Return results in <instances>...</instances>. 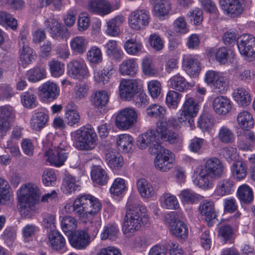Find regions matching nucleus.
Here are the masks:
<instances>
[{
    "mask_svg": "<svg viewBox=\"0 0 255 255\" xmlns=\"http://www.w3.org/2000/svg\"><path fill=\"white\" fill-rule=\"evenodd\" d=\"M165 119L162 118L156 124L155 129H149L137 137L136 145L138 148L145 149L148 147L150 154H155L163 146L160 139L171 144H180L182 139L177 134L169 130Z\"/></svg>",
    "mask_w": 255,
    "mask_h": 255,
    "instance_id": "nucleus-1",
    "label": "nucleus"
},
{
    "mask_svg": "<svg viewBox=\"0 0 255 255\" xmlns=\"http://www.w3.org/2000/svg\"><path fill=\"white\" fill-rule=\"evenodd\" d=\"M65 208L66 212H74L83 222H90L96 228L95 234H98L102 225L100 214L102 204L99 199L91 195H83L75 199L73 205L68 204Z\"/></svg>",
    "mask_w": 255,
    "mask_h": 255,
    "instance_id": "nucleus-2",
    "label": "nucleus"
},
{
    "mask_svg": "<svg viewBox=\"0 0 255 255\" xmlns=\"http://www.w3.org/2000/svg\"><path fill=\"white\" fill-rule=\"evenodd\" d=\"M127 212L124 218L123 230L127 237H130L139 231L142 226L150 223V217L145 206L138 200L130 196L127 203Z\"/></svg>",
    "mask_w": 255,
    "mask_h": 255,
    "instance_id": "nucleus-3",
    "label": "nucleus"
},
{
    "mask_svg": "<svg viewBox=\"0 0 255 255\" xmlns=\"http://www.w3.org/2000/svg\"><path fill=\"white\" fill-rule=\"evenodd\" d=\"M18 208L25 218H31L35 211V205L39 203L41 192L35 183L28 182L22 185L17 191Z\"/></svg>",
    "mask_w": 255,
    "mask_h": 255,
    "instance_id": "nucleus-4",
    "label": "nucleus"
},
{
    "mask_svg": "<svg viewBox=\"0 0 255 255\" xmlns=\"http://www.w3.org/2000/svg\"><path fill=\"white\" fill-rule=\"evenodd\" d=\"M74 146L82 151H90L97 145L98 137L92 125L87 124L71 133Z\"/></svg>",
    "mask_w": 255,
    "mask_h": 255,
    "instance_id": "nucleus-5",
    "label": "nucleus"
},
{
    "mask_svg": "<svg viewBox=\"0 0 255 255\" xmlns=\"http://www.w3.org/2000/svg\"><path fill=\"white\" fill-rule=\"evenodd\" d=\"M52 146L45 148L44 156L46 161L49 162L52 165L59 167L63 165L67 160L70 151V146L67 141L62 137H58L54 139ZM46 148V147H45Z\"/></svg>",
    "mask_w": 255,
    "mask_h": 255,
    "instance_id": "nucleus-6",
    "label": "nucleus"
},
{
    "mask_svg": "<svg viewBox=\"0 0 255 255\" xmlns=\"http://www.w3.org/2000/svg\"><path fill=\"white\" fill-rule=\"evenodd\" d=\"M154 164L155 168L161 172H166L174 166L175 157L174 154L164 147L161 148L155 153Z\"/></svg>",
    "mask_w": 255,
    "mask_h": 255,
    "instance_id": "nucleus-7",
    "label": "nucleus"
},
{
    "mask_svg": "<svg viewBox=\"0 0 255 255\" xmlns=\"http://www.w3.org/2000/svg\"><path fill=\"white\" fill-rule=\"evenodd\" d=\"M137 118V113L134 109L126 108L119 112L116 118L115 124L119 129L126 130L136 123Z\"/></svg>",
    "mask_w": 255,
    "mask_h": 255,
    "instance_id": "nucleus-8",
    "label": "nucleus"
},
{
    "mask_svg": "<svg viewBox=\"0 0 255 255\" xmlns=\"http://www.w3.org/2000/svg\"><path fill=\"white\" fill-rule=\"evenodd\" d=\"M204 81L217 93L224 94L227 90L226 79L223 74L219 71L208 70L205 74Z\"/></svg>",
    "mask_w": 255,
    "mask_h": 255,
    "instance_id": "nucleus-9",
    "label": "nucleus"
},
{
    "mask_svg": "<svg viewBox=\"0 0 255 255\" xmlns=\"http://www.w3.org/2000/svg\"><path fill=\"white\" fill-rule=\"evenodd\" d=\"M149 21V13L145 9H136L130 12L128 17L129 27L135 30L145 29Z\"/></svg>",
    "mask_w": 255,
    "mask_h": 255,
    "instance_id": "nucleus-10",
    "label": "nucleus"
},
{
    "mask_svg": "<svg viewBox=\"0 0 255 255\" xmlns=\"http://www.w3.org/2000/svg\"><path fill=\"white\" fill-rule=\"evenodd\" d=\"M27 32H21L19 41V52L20 61L23 66L30 64L34 59V51L29 46L27 39Z\"/></svg>",
    "mask_w": 255,
    "mask_h": 255,
    "instance_id": "nucleus-11",
    "label": "nucleus"
},
{
    "mask_svg": "<svg viewBox=\"0 0 255 255\" xmlns=\"http://www.w3.org/2000/svg\"><path fill=\"white\" fill-rule=\"evenodd\" d=\"M240 54L246 58L255 57V38L251 34L241 35L237 41Z\"/></svg>",
    "mask_w": 255,
    "mask_h": 255,
    "instance_id": "nucleus-12",
    "label": "nucleus"
},
{
    "mask_svg": "<svg viewBox=\"0 0 255 255\" xmlns=\"http://www.w3.org/2000/svg\"><path fill=\"white\" fill-rule=\"evenodd\" d=\"M92 237H91L87 232L84 230H78L71 234L69 238V242L71 246L76 249L83 250L88 247L94 240L97 234H95L96 228L95 227Z\"/></svg>",
    "mask_w": 255,
    "mask_h": 255,
    "instance_id": "nucleus-13",
    "label": "nucleus"
},
{
    "mask_svg": "<svg viewBox=\"0 0 255 255\" xmlns=\"http://www.w3.org/2000/svg\"><path fill=\"white\" fill-rule=\"evenodd\" d=\"M119 94L121 98L130 101L138 92V83L134 79H123L120 82Z\"/></svg>",
    "mask_w": 255,
    "mask_h": 255,
    "instance_id": "nucleus-14",
    "label": "nucleus"
},
{
    "mask_svg": "<svg viewBox=\"0 0 255 255\" xmlns=\"http://www.w3.org/2000/svg\"><path fill=\"white\" fill-rule=\"evenodd\" d=\"M69 74L73 78L79 80L86 79L90 76V73L85 62L82 59L74 60L69 65Z\"/></svg>",
    "mask_w": 255,
    "mask_h": 255,
    "instance_id": "nucleus-15",
    "label": "nucleus"
},
{
    "mask_svg": "<svg viewBox=\"0 0 255 255\" xmlns=\"http://www.w3.org/2000/svg\"><path fill=\"white\" fill-rule=\"evenodd\" d=\"M14 118L13 108L8 105L0 107V136L2 137L6 135L10 128V121Z\"/></svg>",
    "mask_w": 255,
    "mask_h": 255,
    "instance_id": "nucleus-16",
    "label": "nucleus"
},
{
    "mask_svg": "<svg viewBox=\"0 0 255 255\" xmlns=\"http://www.w3.org/2000/svg\"><path fill=\"white\" fill-rule=\"evenodd\" d=\"M48 121V111L45 108H41L32 115L30 125L33 129L40 131L47 125Z\"/></svg>",
    "mask_w": 255,
    "mask_h": 255,
    "instance_id": "nucleus-17",
    "label": "nucleus"
},
{
    "mask_svg": "<svg viewBox=\"0 0 255 255\" xmlns=\"http://www.w3.org/2000/svg\"><path fill=\"white\" fill-rule=\"evenodd\" d=\"M60 89L54 83L47 82L40 87L39 96L43 101H52L59 95Z\"/></svg>",
    "mask_w": 255,
    "mask_h": 255,
    "instance_id": "nucleus-18",
    "label": "nucleus"
},
{
    "mask_svg": "<svg viewBox=\"0 0 255 255\" xmlns=\"http://www.w3.org/2000/svg\"><path fill=\"white\" fill-rule=\"evenodd\" d=\"M88 10L101 16L109 14L114 9L110 3L106 0H91L88 4Z\"/></svg>",
    "mask_w": 255,
    "mask_h": 255,
    "instance_id": "nucleus-19",
    "label": "nucleus"
},
{
    "mask_svg": "<svg viewBox=\"0 0 255 255\" xmlns=\"http://www.w3.org/2000/svg\"><path fill=\"white\" fill-rule=\"evenodd\" d=\"M195 173L196 177L194 183L196 186L204 189H210L213 186V179H216L211 178L210 175L205 171L203 166L198 167Z\"/></svg>",
    "mask_w": 255,
    "mask_h": 255,
    "instance_id": "nucleus-20",
    "label": "nucleus"
},
{
    "mask_svg": "<svg viewBox=\"0 0 255 255\" xmlns=\"http://www.w3.org/2000/svg\"><path fill=\"white\" fill-rule=\"evenodd\" d=\"M204 170L211 176V178H219L224 173V165L221 160L217 158H211L208 159L204 166Z\"/></svg>",
    "mask_w": 255,
    "mask_h": 255,
    "instance_id": "nucleus-21",
    "label": "nucleus"
},
{
    "mask_svg": "<svg viewBox=\"0 0 255 255\" xmlns=\"http://www.w3.org/2000/svg\"><path fill=\"white\" fill-rule=\"evenodd\" d=\"M183 67L187 74L191 77L198 76L201 70L199 61L195 56L192 55L184 56Z\"/></svg>",
    "mask_w": 255,
    "mask_h": 255,
    "instance_id": "nucleus-22",
    "label": "nucleus"
},
{
    "mask_svg": "<svg viewBox=\"0 0 255 255\" xmlns=\"http://www.w3.org/2000/svg\"><path fill=\"white\" fill-rule=\"evenodd\" d=\"M214 112L219 115H226L232 110V102L226 96H219L215 98L212 103Z\"/></svg>",
    "mask_w": 255,
    "mask_h": 255,
    "instance_id": "nucleus-23",
    "label": "nucleus"
},
{
    "mask_svg": "<svg viewBox=\"0 0 255 255\" xmlns=\"http://www.w3.org/2000/svg\"><path fill=\"white\" fill-rule=\"evenodd\" d=\"M47 243L54 251L64 252L66 249L65 239L58 231H52L49 233Z\"/></svg>",
    "mask_w": 255,
    "mask_h": 255,
    "instance_id": "nucleus-24",
    "label": "nucleus"
},
{
    "mask_svg": "<svg viewBox=\"0 0 255 255\" xmlns=\"http://www.w3.org/2000/svg\"><path fill=\"white\" fill-rule=\"evenodd\" d=\"M243 0H220L222 10L227 14L238 15L243 11Z\"/></svg>",
    "mask_w": 255,
    "mask_h": 255,
    "instance_id": "nucleus-25",
    "label": "nucleus"
},
{
    "mask_svg": "<svg viewBox=\"0 0 255 255\" xmlns=\"http://www.w3.org/2000/svg\"><path fill=\"white\" fill-rule=\"evenodd\" d=\"M209 54L210 57H215L216 60L222 64H226L230 57L233 59L235 56V53L232 50L225 47L211 48L209 50Z\"/></svg>",
    "mask_w": 255,
    "mask_h": 255,
    "instance_id": "nucleus-26",
    "label": "nucleus"
},
{
    "mask_svg": "<svg viewBox=\"0 0 255 255\" xmlns=\"http://www.w3.org/2000/svg\"><path fill=\"white\" fill-rule=\"evenodd\" d=\"M235 188V182L231 178L221 179L217 183L214 194L219 196L230 195L234 191Z\"/></svg>",
    "mask_w": 255,
    "mask_h": 255,
    "instance_id": "nucleus-27",
    "label": "nucleus"
},
{
    "mask_svg": "<svg viewBox=\"0 0 255 255\" xmlns=\"http://www.w3.org/2000/svg\"><path fill=\"white\" fill-rule=\"evenodd\" d=\"M233 97L238 105L242 107L249 106L252 101L250 90L245 87L236 88L233 93Z\"/></svg>",
    "mask_w": 255,
    "mask_h": 255,
    "instance_id": "nucleus-28",
    "label": "nucleus"
},
{
    "mask_svg": "<svg viewBox=\"0 0 255 255\" xmlns=\"http://www.w3.org/2000/svg\"><path fill=\"white\" fill-rule=\"evenodd\" d=\"M125 21V17L122 15H117L110 19L107 22L105 33L112 37L119 36L121 34L120 26Z\"/></svg>",
    "mask_w": 255,
    "mask_h": 255,
    "instance_id": "nucleus-29",
    "label": "nucleus"
},
{
    "mask_svg": "<svg viewBox=\"0 0 255 255\" xmlns=\"http://www.w3.org/2000/svg\"><path fill=\"white\" fill-rule=\"evenodd\" d=\"M154 6V15L160 19H163L171 9L169 0H152Z\"/></svg>",
    "mask_w": 255,
    "mask_h": 255,
    "instance_id": "nucleus-30",
    "label": "nucleus"
},
{
    "mask_svg": "<svg viewBox=\"0 0 255 255\" xmlns=\"http://www.w3.org/2000/svg\"><path fill=\"white\" fill-rule=\"evenodd\" d=\"M138 70L137 59L129 58L124 60L119 67V72L123 76H134Z\"/></svg>",
    "mask_w": 255,
    "mask_h": 255,
    "instance_id": "nucleus-31",
    "label": "nucleus"
},
{
    "mask_svg": "<svg viewBox=\"0 0 255 255\" xmlns=\"http://www.w3.org/2000/svg\"><path fill=\"white\" fill-rule=\"evenodd\" d=\"M237 122L239 127L242 129L248 130L254 126L253 115L248 111L243 110L238 113Z\"/></svg>",
    "mask_w": 255,
    "mask_h": 255,
    "instance_id": "nucleus-32",
    "label": "nucleus"
},
{
    "mask_svg": "<svg viewBox=\"0 0 255 255\" xmlns=\"http://www.w3.org/2000/svg\"><path fill=\"white\" fill-rule=\"evenodd\" d=\"M88 44V39L82 36H75L71 39L70 42L72 51L77 54H82L85 53Z\"/></svg>",
    "mask_w": 255,
    "mask_h": 255,
    "instance_id": "nucleus-33",
    "label": "nucleus"
},
{
    "mask_svg": "<svg viewBox=\"0 0 255 255\" xmlns=\"http://www.w3.org/2000/svg\"><path fill=\"white\" fill-rule=\"evenodd\" d=\"M255 146V134L253 131L246 132L238 138V146L243 150H252Z\"/></svg>",
    "mask_w": 255,
    "mask_h": 255,
    "instance_id": "nucleus-34",
    "label": "nucleus"
},
{
    "mask_svg": "<svg viewBox=\"0 0 255 255\" xmlns=\"http://www.w3.org/2000/svg\"><path fill=\"white\" fill-rule=\"evenodd\" d=\"M91 176L92 181L100 185H106L109 179L107 172L99 166H94L91 171Z\"/></svg>",
    "mask_w": 255,
    "mask_h": 255,
    "instance_id": "nucleus-35",
    "label": "nucleus"
},
{
    "mask_svg": "<svg viewBox=\"0 0 255 255\" xmlns=\"http://www.w3.org/2000/svg\"><path fill=\"white\" fill-rule=\"evenodd\" d=\"M235 237V232L232 226L226 225L219 228L218 238L224 243L233 244Z\"/></svg>",
    "mask_w": 255,
    "mask_h": 255,
    "instance_id": "nucleus-36",
    "label": "nucleus"
},
{
    "mask_svg": "<svg viewBox=\"0 0 255 255\" xmlns=\"http://www.w3.org/2000/svg\"><path fill=\"white\" fill-rule=\"evenodd\" d=\"M105 158L107 164L113 170L119 169L124 164L123 158L119 152L109 150L106 153Z\"/></svg>",
    "mask_w": 255,
    "mask_h": 255,
    "instance_id": "nucleus-37",
    "label": "nucleus"
},
{
    "mask_svg": "<svg viewBox=\"0 0 255 255\" xmlns=\"http://www.w3.org/2000/svg\"><path fill=\"white\" fill-rule=\"evenodd\" d=\"M159 201L161 207L166 209L175 210L179 206L176 197L169 192L162 194Z\"/></svg>",
    "mask_w": 255,
    "mask_h": 255,
    "instance_id": "nucleus-38",
    "label": "nucleus"
},
{
    "mask_svg": "<svg viewBox=\"0 0 255 255\" xmlns=\"http://www.w3.org/2000/svg\"><path fill=\"white\" fill-rule=\"evenodd\" d=\"M104 48L107 55L117 60H121L124 56V53L118 46V42L115 40H109L105 45Z\"/></svg>",
    "mask_w": 255,
    "mask_h": 255,
    "instance_id": "nucleus-39",
    "label": "nucleus"
},
{
    "mask_svg": "<svg viewBox=\"0 0 255 255\" xmlns=\"http://www.w3.org/2000/svg\"><path fill=\"white\" fill-rule=\"evenodd\" d=\"M184 114H188L190 118L196 117L199 110V104L193 98L186 96L185 101L181 109Z\"/></svg>",
    "mask_w": 255,
    "mask_h": 255,
    "instance_id": "nucleus-40",
    "label": "nucleus"
},
{
    "mask_svg": "<svg viewBox=\"0 0 255 255\" xmlns=\"http://www.w3.org/2000/svg\"><path fill=\"white\" fill-rule=\"evenodd\" d=\"M217 137L220 142L224 144H232L236 138L234 131L227 126L219 128Z\"/></svg>",
    "mask_w": 255,
    "mask_h": 255,
    "instance_id": "nucleus-41",
    "label": "nucleus"
},
{
    "mask_svg": "<svg viewBox=\"0 0 255 255\" xmlns=\"http://www.w3.org/2000/svg\"><path fill=\"white\" fill-rule=\"evenodd\" d=\"M137 190L142 197L149 198L155 194L151 184L144 178L138 179L136 182Z\"/></svg>",
    "mask_w": 255,
    "mask_h": 255,
    "instance_id": "nucleus-42",
    "label": "nucleus"
},
{
    "mask_svg": "<svg viewBox=\"0 0 255 255\" xmlns=\"http://www.w3.org/2000/svg\"><path fill=\"white\" fill-rule=\"evenodd\" d=\"M169 229L173 235L180 238L184 239L188 235L187 226L181 221H171L169 225Z\"/></svg>",
    "mask_w": 255,
    "mask_h": 255,
    "instance_id": "nucleus-43",
    "label": "nucleus"
},
{
    "mask_svg": "<svg viewBox=\"0 0 255 255\" xmlns=\"http://www.w3.org/2000/svg\"><path fill=\"white\" fill-rule=\"evenodd\" d=\"M169 87L180 92L186 91L189 88V83L186 79L179 74L174 75L168 81Z\"/></svg>",
    "mask_w": 255,
    "mask_h": 255,
    "instance_id": "nucleus-44",
    "label": "nucleus"
},
{
    "mask_svg": "<svg viewBox=\"0 0 255 255\" xmlns=\"http://www.w3.org/2000/svg\"><path fill=\"white\" fill-rule=\"evenodd\" d=\"M133 138L128 134H121L117 138V144L123 152L130 151L133 146Z\"/></svg>",
    "mask_w": 255,
    "mask_h": 255,
    "instance_id": "nucleus-45",
    "label": "nucleus"
},
{
    "mask_svg": "<svg viewBox=\"0 0 255 255\" xmlns=\"http://www.w3.org/2000/svg\"><path fill=\"white\" fill-rule=\"evenodd\" d=\"M199 210L201 215L205 216L206 221H211L216 216L215 204L213 201H204L200 204Z\"/></svg>",
    "mask_w": 255,
    "mask_h": 255,
    "instance_id": "nucleus-46",
    "label": "nucleus"
},
{
    "mask_svg": "<svg viewBox=\"0 0 255 255\" xmlns=\"http://www.w3.org/2000/svg\"><path fill=\"white\" fill-rule=\"evenodd\" d=\"M45 26L50 33L51 36L55 38H63L62 26L55 19H47L45 22Z\"/></svg>",
    "mask_w": 255,
    "mask_h": 255,
    "instance_id": "nucleus-47",
    "label": "nucleus"
},
{
    "mask_svg": "<svg viewBox=\"0 0 255 255\" xmlns=\"http://www.w3.org/2000/svg\"><path fill=\"white\" fill-rule=\"evenodd\" d=\"M239 199L246 204L250 203L254 198L252 189L247 184H244L238 187L237 192Z\"/></svg>",
    "mask_w": 255,
    "mask_h": 255,
    "instance_id": "nucleus-48",
    "label": "nucleus"
},
{
    "mask_svg": "<svg viewBox=\"0 0 255 255\" xmlns=\"http://www.w3.org/2000/svg\"><path fill=\"white\" fill-rule=\"evenodd\" d=\"M246 164L242 161L238 160L232 165L231 172L232 176L237 181H241L245 178L247 174Z\"/></svg>",
    "mask_w": 255,
    "mask_h": 255,
    "instance_id": "nucleus-49",
    "label": "nucleus"
},
{
    "mask_svg": "<svg viewBox=\"0 0 255 255\" xmlns=\"http://www.w3.org/2000/svg\"><path fill=\"white\" fill-rule=\"evenodd\" d=\"M62 186L64 191L68 194H71L80 189L78 181L76 180L75 177L70 174L65 176L63 179Z\"/></svg>",
    "mask_w": 255,
    "mask_h": 255,
    "instance_id": "nucleus-50",
    "label": "nucleus"
},
{
    "mask_svg": "<svg viewBox=\"0 0 255 255\" xmlns=\"http://www.w3.org/2000/svg\"><path fill=\"white\" fill-rule=\"evenodd\" d=\"M20 100L23 106L27 109H33L38 105L36 96L32 91L22 93L20 96Z\"/></svg>",
    "mask_w": 255,
    "mask_h": 255,
    "instance_id": "nucleus-51",
    "label": "nucleus"
},
{
    "mask_svg": "<svg viewBox=\"0 0 255 255\" xmlns=\"http://www.w3.org/2000/svg\"><path fill=\"white\" fill-rule=\"evenodd\" d=\"M86 57L87 60L91 64H98L103 61L102 50L97 46H92L88 49Z\"/></svg>",
    "mask_w": 255,
    "mask_h": 255,
    "instance_id": "nucleus-52",
    "label": "nucleus"
},
{
    "mask_svg": "<svg viewBox=\"0 0 255 255\" xmlns=\"http://www.w3.org/2000/svg\"><path fill=\"white\" fill-rule=\"evenodd\" d=\"M0 25L14 30L17 27V20L9 13L0 11Z\"/></svg>",
    "mask_w": 255,
    "mask_h": 255,
    "instance_id": "nucleus-53",
    "label": "nucleus"
},
{
    "mask_svg": "<svg viewBox=\"0 0 255 255\" xmlns=\"http://www.w3.org/2000/svg\"><path fill=\"white\" fill-rule=\"evenodd\" d=\"M124 47L128 54L136 55L141 51L143 45L142 43L139 41L133 39H129L125 42Z\"/></svg>",
    "mask_w": 255,
    "mask_h": 255,
    "instance_id": "nucleus-54",
    "label": "nucleus"
},
{
    "mask_svg": "<svg viewBox=\"0 0 255 255\" xmlns=\"http://www.w3.org/2000/svg\"><path fill=\"white\" fill-rule=\"evenodd\" d=\"M77 227V221L75 218L65 216L61 221V228L63 231L67 235H71Z\"/></svg>",
    "mask_w": 255,
    "mask_h": 255,
    "instance_id": "nucleus-55",
    "label": "nucleus"
},
{
    "mask_svg": "<svg viewBox=\"0 0 255 255\" xmlns=\"http://www.w3.org/2000/svg\"><path fill=\"white\" fill-rule=\"evenodd\" d=\"M141 69L144 75L156 76L159 74L158 70L154 67L150 57L146 56L142 60Z\"/></svg>",
    "mask_w": 255,
    "mask_h": 255,
    "instance_id": "nucleus-56",
    "label": "nucleus"
},
{
    "mask_svg": "<svg viewBox=\"0 0 255 255\" xmlns=\"http://www.w3.org/2000/svg\"><path fill=\"white\" fill-rule=\"evenodd\" d=\"M119 233L118 226L116 224H108L105 226L101 234V239L106 240L109 239L110 240H115L118 237Z\"/></svg>",
    "mask_w": 255,
    "mask_h": 255,
    "instance_id": "nucleus-57",
    "label": "nucleus"
},
{
    "mask_svg": "<svg viewBox=\"0 0 255 255\" xmlns=\"http://www.w3.org/2000/svg\"><path fill=\"white\" fill-rule=\"evenodd\" d=\"M89 90V86L85 83H81L77 85L74 89L72 95L73 99L76 102L85 99L88 95Z\"/></svg>",
    "mask_w": 255,
    "mask_h": 255,
    "instance_id": "nucleus-58",
    "label": "nucleus"
},
{
    "mask_svg": "<svg viewBox=\"0 0 255 255\" xmlns=\"http://www.w3.org/2000/svg\"><path fill=\"white\" fill-rule=\"evenodd\" d=\"M179 197L183 204H193L198 202V194L189 189H184L181 191Z\"/></svg>",
    "mask_w": 255,
    "mask_h": 255,
    "instance_id": "nucleus-59",
    "label": "nucleus"
},
{
    "mask_svg": "<svg viewBox=\"0 0 255 255\" xmlns=\"http://www.w3.org/2000/svg\"><path fill=\"white\" fill-rule=\"evenodd\" d=\"M165 113V108L156 104H151L146 109L147 116L151 118H163Z\"/></svg>",
    "mask_w": 255,
    "mask_h": 255,
    "instance_id": "nucleus-60",
    "label": "nucleus"
},
{
    "mask_svg": "<svg viewBox=\"0 0 255 255\" xmlns=\"http://www.w3.org/2000/svg\"><path fill=\"white\" fill-rule=\"evenodd\" d=\"M48 66L51 75L53 77L58 78L64 73V64L58 60H52L50 61L48 63Z\"/></svg>",
    "mask_w": 255,
    "mask_h": 255,
    "instance_id": "nucleus-61",
    "label": "nucleus"
},
{
    "mask_svg": "<svg viewBox=\"0 0 255 255\" xmlns=\"http://www.w3.org/2000/svg\"><path fill=\"white\" fill-rule=\"evenodd\" d=\"M182 97V95L174 90H169L166 95L165 102L170 108L176 109Z\"/></svg>",
    "mask_w": 255,
    "mask_h": 255,
    "instance_id": "nucleus-62",
    "label": "nucleus"
},
{
    "mask_svg": "<svg viewBox=\"0 0 255 255\" xmlns=\"http://www.w3.org/2000/svg\"><path fill=\"white\" fill-rule=\"evenodd\" d=\"M46 72L44 68L35 67L29 70L27 73L28 80L32 82H36L46 77Z\"/></svg>",
    "mask_w": 255,
    "mask_h": 255,
    "instance_id": "nucleus-63",
    "label": "nucleus"
},
{
    "mask_svg": "<svg viewBox=\"0 0 255 255\" xmlns=\"http://www.w3.org/2000/svg\"><path fill=\"white\" fill-rule=\"evenodd\" d=\"M109 95L108 93L104 90L99 91L96 92L93 96L92 103L95 107L105 106L108 102Z\"/></svg>",
    "mask_w": 255,
    "mask_h": 255,
    "instance_id": "nucleus-64",
    "label": "nucleus"
}]
</instances>
